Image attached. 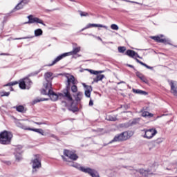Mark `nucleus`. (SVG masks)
I'll list each match as a JSON object with an SVG mask.
<instances>
[{
    "label": "nucleus",
    "instance_id": "f257e3e1",
    "mask_svg": "<svg viewBox=\"0 0 177 177\" xmlns=\"http://www.w3.org/2000/svg\"><path fill=\"white\" fill-rule=\"evenodd\" d=\"M12 138V132L5 130L0 133V143L1 145H10Z\"/></svg>",
    "mask_w": 177,
    "mask_h": 177
},
{
    "label": "nucleus",
    "instance_id": "f03ea898",
    "mask_svg": "<svg viewBox=\"0 0 177 177\" xmlns=\"http://www.w3.org/2000/svg\"><path fill=\"white\" fill-rule=\"evenodd\" d=\"M81 50V47H76L74 48L73 49L72 51L68 52V53H65L64 54H62L60 55H59L58 57H57L53 61V63L51 64H49L48 66L50 67L52 66H54V64H56V63H57L58 62H60V60H62V59L67 57V56H71L73 55H77V53H78V52H80Z\"/></svg>",
    "mask_w": 177,
    "mask_h": 177
},
{
    "label": "nucleus",
    "instance_id": "7ed1b4c3",
    "mask_svg": "<svg viewBox=\"0 0 177 177\" xmlns=\"http://www.w3.org/2000/svg\"><path fill=\"white\" fill-rule=\"evenodd\" d=\"M39 157V155H35V159L31 160L32 168V174H36V172L38 171V169L42 167V165L41 163V158Z\"/></svg>",
    "mask_w": 177,
    "mask_h": 177
},
{
    "label": "nucleus",
    "instance_id": "20e7f679",
    "mask_svg": "<svg viewBox=\"0 0 177 177\" xmlns=\"http://www.w3.org/2000/svg\"><path fill=\"white\" fill-rule=\"evenodd\" d=\"M42 95H48L49 97L53 100V102H56L57 99H59V94H56L53 91H52V88H43L41 90Z\"/></svg>",
    "mask_w": 177,
    "mask_h": 177
},
{
    "label": "nucleus",
    "instance_id": "39448f33",
    "mask_svg": "<svg viewBox=\"0 0 177 177\" xmlns=\"http://www.w3.org/2000/svg\"><path fill=\"white\" fill-rule=\"evenodd\" d=\"M46 82L44 84V88H52V80H53V73L47 72L44 74Z\"/></svg>",
    "mask_w": 177,
    "mask_h": 177
},
{
    "label": "nucleus",
    "instance_id": "423d86ee",
    "mask_svg": "<svg viewBox=\"0 0 177 177\" xmlns=\"http://www.w3.org/2000/svg\"><path fill=\"white\" fill-rule=\"evenodd\" d=\"M128 139H129V135H128V132L124 131L118 136H115L110 143H113L114 142H124V140H128Z\"/></svg>",
    "mask_w": 177,
    "mask_h": 177
},
{
    "label": "nucleus",
    "instance_id": "0eeeda50",
    "mask_svg": "<svg viewBox=\"0 0 177 177\" xmlns=\"http://www.w3.org/2000/svg\"><path fill=\"white\" fill-rule=\"evenodd\" d=\"M27 17L28 19V21L24 22V24H33L34 23H37V24H42V26L46 27V24L44 23V21H42V19L38 17H34L33 15H29Z\"/></svg>",
    "mask_w": 177,
    "mask_h": 177
},
{
    "label": "nucleus",
    "instance_id": "6e6552de",
    "mask_svg": "<svg viewBox=\"0 0 177 177\" xmlns=\"http://www.w3.org/2000/svg\"><path fill=\"white\" fill-rule=\"evenodd\" d=\"M59 96H62L65 99V100H67V102H71V103L74 102L73 96L71 95V93H70V88H68L67 87L62 91V93H59Z\"/></svg>",
    "mask_w": 177,
    "mask_h": 177
},
{
    "label": "nucleus",
    "instance_id": "1a4fd4ad",
    "mask_svg": "<svg viewBox=\"0 0 177 177\" xmlns=\"http://www.w3.org/2000/svg\"><path fill=\"white\" fill-rule=\"evenodd\" d=\"M80 169V171H82V172H84L85 174H88V175H91V176L92 177H100L97 171H96V170L93 169H91L89 167L85 168L84 167H81Z\"/></svg>",
    "mask_w": 177,
    "mask_h": 177
},
{
    "label": "nucleus",
    "instance_id": "9d476101",
    "mask_svg": "<svg viewBox=\"0 0 177 177\" xmlns=\"http://www.w3.org/2000/svg\"><path fill=\"white\" fill-rule=\"evenodd\" d=\"M145 135L143 136V138H145V139H152L157 135V130L156 129H150L148 130H144Z\"/></svg>",
    "mask_w": 177,
    "mask_h": 177
},
{
    "label": "nucleus",
    "instance_id": "9b49d317",
    "mask_svg": "<svg viewBox=\"0 0 177 177\" xmlns=\"http://www.w3.org/2000/svg\"><path fill=\"white\" fill-rule=\"evenodd\" d=\"M64 154L66 157H68L69 160H72L73 161H77V160H78V156L70 150H64Z\"/></svg>",
    "mask_w": 177,
    "mask_h": 177
},
{
    "label": "nucleus",
    "instance_id": "f8f14e48",
    "mask_svg": "<svg viewBox=\"0 0 177 177\" xmlns=\"http://www.w3.org/2000/svg\"><path fill=\"white\" fill-rule=\"evenodd\" d=\"M18 127H20L22 129H25V131H32L33 132H37L40 135L44 136V130L42 129H32V128H27L26 126L21 124V123H18Z\"/></svg>",
    "mask_w": 177,
    "mask_h": 177
},
{
    "label": "nucleus",
    "instance_id": "ddd939ff",
    "mask_svg": "<svg viewBox=\"0 0 177 177\" xmlns=\"http://www.w3.org/2000/svg\"><path fill=\"white\" fill-rule=\"evenodd\" d=\"M31 84H32L31 80H30L29 78H26L19 82V88H21V89H26V87L27 86L28 89H29L30 85H31Z\"/></svg>",
    "mask_w": 177,
    "mask_h": 177
},
{
    "label": "nucleus",
    "instance_id": "4468645a",
    "mask_svg": "<svg viewBox=\"0 0 177 177\" xmlns=\"http://www.w3.org/2000/svg\"><path fill=\"white\" fill-rule=\"evenodd\" d=\"M125 55L127 56H129V57H131L132 59H135V57H138V59H142V57L139 56V54L133 51V50H127L125 53Z\"/></svg>",
    "mask_w": 177,
    "mask_h": 177
},
{
    "label": "nucleus",
    "instance_id": "2eb2a0df",
    "mask_svg": "<svg viewBox=\"0 0 177 177\" xmlns=\"http://www.w3.org/2000/svg\"><path fill=\"white\" fill-rule=\"evenodd\" d=\"M137 171L139 172V174H140V175L144 177L149 176V175H153V172H151L150 169L145 170V169H140L137 170Z\"/></svg>",
    "mask_w": 177,
    "mask_h": 177
},
{
    "label": "nucleus",
    "instance_id": "dca6fc26",
    "mask_svg": "<svg viewBox=\"0 0 177 177\" xmlns=\"http://www.w3.org/2000/svg\"><path fill=\"white\" fill-rule=\"evenodd\" d=\"M66 78H67V83H66V88H67L68 89H70V85L71 84H73V85H75V78L73 75L68 76V77H66Z\"/></svg>",
    "mask_w": 177,
    "mask_h": 177
},
{
    "label": "nucleus",
    "instance_id": "f3484780",
    "mask_svg": "<svg viewBox=\"0 0 177 177\" xmlns=\"http://www.w3.org/2000/svg\"><path fill=\"white\" fill-rule=\"evenodd\" d=\"M30 2V0H22L19 3H18L14 10H20V9H23L25 5H27Z\"/></svg>",
    "mask_w": 177,
    "mask_h": 177
},
{
    "label": "nucleus",
    "instance_id": "a211bd4d",
    "mask_svg": "<svg viewBox=\"0 0 177 177\" xmlns=\"http://www.w3.org/2000/svg\"><path fill=\"white\" fill-rule=\"evenodd\" d=\"M136 75L138 78H140V80H141V81H142V82H144L145 84H149V80H147V78H146V77L143 74L140 73V72H136Z\"/></svg>",
    "mask_w": 177,
    "mask_h": 177
},
{
    "label": "nucleus",
    "instance_id": "6ab92c4d",
    "mask_svg": "<svg viewBox=\"0 0 177 177\" xmlns=\"http://www.w3.org/2000/svg\"><path fill=\"white\" fill-rule=\"evenodd\" d=\"M170 86H171V92L173 93L174 96H177V86H176V84H175V82L171 81Z\"/></svg>",
    "mask_w": 177,
    "mask_h": 177
},
{
    "label": "nucleus",
    "instance_id": "aec40b11",
    "mask_svg": "<svg viewBox=\"0 0 177 177\" xmlns=\"http://www.w3.org/2000/svg\"><path fill=\"white\" fill-rule=\"evenodd\" d=\"M91 27H101L102 28H107V26H103L102 24H89L86 28L82 29V31L86 30V28H91Z\"/></svg>",
    "mask_w": 177,
    "mask_h": 177
},
{
    "label": "nucleus",
    "instance_id": "412c9836",
    "mask_svg": "<svg viewBox=\"0 0 177 177\" xmlns=\"http://www.w3.org/2000/svg\"><path fill=\"white\" fill-rule=\"evenodd\" d=\"M151 39L154 41H156V42H160V44H167V39H161L160 36H153L151 37Z\"/></svg>",
    "mask_w": 177,
    "mask_h": 177
},
{
    "label": "nucleus",
    "instance_id": "4be33fe9",
    "mask_svg": "<svg viewBox=\"0 0 177 177\" xmlns=\"http://www.w3.org/2000/svg\"><path fill=\"white\" fill-rule=\"evenodd\" d=\"M14 109H16L17 111L19 113H26V111H27V109L24 108L23 105L14 106Z\"/></svg>",
    "mask_w": 177,
    "mask_h": 177
},
{
    "label": "nucleus",
    "instance_id": "5701e85b",
    "mask_svg": "<svg viewBox=\"0 0 177 177\" xmlns=\"http://www.w3.org/2000/svg\"><path fill=\"white\" fill-rule=\"evenodd\" d=\"M104 78V75H102L100 73L96 75L95 77L93 78V82H97L98 81H102Z\"/></svg>",
    "mask_w": 177,
    "mask_h": 177
},
{
    "label": "nucleus",
    "instance_id": "b1692460",
    "mask_svg": "<svg viewBox=\"0 0 177 177\" xmlns=\"http://www.w3.org/2000/svg\"><path fill=\"white\" fill-rule=\"evenodd\" d=\"M136 62H137V63H139V64H141V66H144V67H146V68H148L149 70H153V67L148 66L147 64L143 63L142 61L139 60L137 58H136Z\"/></svg>",
    "mask_w": 177,
    "mask_h": 177
},
{
    "label": "nucleus",
    "instance_id": "393cba45",
    "mask_svg": "<svg viewBox=\"0 0 177 177\" xmlns=\"http://www.w3.org/2000/svg\"><path fill=\"white\" fill-rule=\"evenodd\" d=\"M82 96H84V94L82 93V92L79 91L75 97L76 102H81L82 99Z\"/></svg>",
    "mask_w": 177,
    "mask_h": 177
},
{
    "label": "nucleus",
    "instance_id": "a878e982",
    "mask_svg": "<svg viewBox=\"0 0 177 177\" xmlns=\"http://www.w3.org/2000/svg\"><path fill=\"white\" fill-rule=\"evenodd\" d=\"M142 116L145 117V118L148 117L149 118H151V117H153L154 115L153 113H149V111H142Z\"/></svg>",
    "mask_w": 177,
    "mask_h": 177
},
{
    "label": "nucleus",
    "instance_id": "bb28decb",
    "mask_svg": "<svg viewBox=\"0 0 177 177\" xmlns=\"http://www.w3.org/2000/svg\"><path fill=\"white\" fill-rule=\"evenodd\" d=\"M133 92L138 95H147V92L139 89L133 88Z\"/></svg>",
    "mask_w": 177,
    "mask_h": 177
},
{
    "label": "nucleus",
    "instance_id": "cd10ccee",
    "mask_svg": "<svg viewBox=\"0 0 177 177\" xmlns=\"http://www.w3.org/2000/svg\"><path fill=\"white\" fill-rule=\"evenodd\" d=\"M44 34V32L42 31V29L39 28L35 30V37H39Z\"/></svg>",
    "mask_w": 177,
    "mask_h": 177
},
{
    "label": "nucleus",
    "instance_id": "c85d7f7f",
    "mask_svg": "<svg viewBox=\"0 0 177 177\" xmlns=\"http://www.w3.org/2000/svg\"><path fill=\"white\" fill-rule=\"evenodd\" d=\"M106 120L108 121H117V117L113 115H109L106 116Z\"/></svg>",
    "mask_w": 177,
    "mask_h": 177
},
{
    "label": "nucleus",
    "instance_id": "c756f323",
    "mask_svg": "<svg viewBox=\"0 0 177 177\" xmlns=\"http://www.w3.org/2000/svg\"><path fill=\"white\" fill-rule=\"evenodd\" d=\"M89 73H91V74H94V75H97V74H102V73H104V71H94L92 69H89L88 70Z\"/></svg>",
    "mask_w": 177,
    "mask_h": 177
},
{
    "label": "nucleus",
    "instance_id": "7c9ffc66",
    "mask_svg": "<svg viewBox=\"0 0 177 177\" xmlns=\"http://www.w3.org/2000/svg\"><path fill=\"white\" fill-rule=\"evenodd\" d=\"M118 50L119 53H124L125 50H127V47H125V46H119L118 48Z\"/></svg>",
    "mask_w": 177,
    "mask_h": 177
},
{
    "label": "nucleus",
    "instance_id": "2f4dec72",
    "mask_svg": "<svg viewBox=\"0 0 177 177\" xmlns=\"http://www.w3.org/2000/svg\"><path fill=\"white\" fill-rule=\"evenodd\" d=\"M71 89L73 93H77V92H78V87L75 84L72 85Z\"/></svg>",
    "mask_w": 177,
    "mask_h": 177
},
{
    "label": "nucleus",
    "instance_id": "473e14b6",
    "mask_svg": "<svg viewBox=\"0 0 177 177\" xmlns=\"http://www.w3.org/2000/svg\"><path fill=\"white\" fill-rule=\"evenodd\" d=\"M139 121H140V118H136L133 119L132 121H130V125H136V124L139 123Z\"/></svg>",
    "mask_w": 177,
    "mask_h": 177
},
{
    "label": "nucleus",
    "instance_id": "72a5a7b5",
    "mask_svg": "<svg viewBox=\"0 0 177 177\" xmlns=\"http://www.w3.org/2000/svg\"><path fill=\"white\" fill-rule=\"evenodd\" d=\"M83 86L86 88V91L92 92V86H88L85 83H83Z\"/></svg>",
    "mask_w": 177,
    "mask_h": 177
},
{
    "label": "nucleus",
    "instance_id": "f704fd0d",
    "mask_svg": "<svg viewBox=\"0 0 177 177\" xmlns=\"http://www.w3.org/2000/svg\"><path fill=\"white\" fill-rule=\"evenodd\" d=\"M79 13H80V16H81L82 17H86V16H89V14H88V12H86L79 11Z\"/></svg>",
    "mask_w": 177,
    "mask_h": 177
},
{
    "label": "nucleus",
    "instance_id": "c9c22d12",
    "mask_svg": "<svg viewBox=\"0 0 177 177\" xmlns=\"http://www.w3.org/2000/svg\"><path fill=\"white\" fill-rule=\"evenodd\" d=\"M17 84H19L18 82H10V83H8L6 86H13L15 85H17Z\"/></svg>",
    "mask_w": 177,
    "mask_h": 177
},
{
    "label": "nucleus",
    "instance_id": "e433bc0d",
    "mask_svg": "<svg viewBox=\"0 0 177 177\" xmlns=\"http://www.w3.org/2000/svg\"><path fill=\"white\" fill-rule=\"evenodd\" d=\"M69 110L71 111H73V113H75L76 111H78V107H77V106H71L70 108H69Z\"/></svg>",
    "mask_w": 177,
    "mask_h": 177
},
{
    "label": "nucleus",
    "instance_id": "4c0bfd02",
    "mask_svg": "<svg viewBox=\"0 0 177 177\" xmlns=\"http://www.w3.org/2000/svg\"><path fill=\"white\" fill-rule=\"evenodd\" d=\"M1 93V96L3 97V96H9V95H10V92H6V91H3Z\"/></svg>",
    "mask_w": 177,
    "mask_h": 177
},
{
    "label": "nucleus",
    "instance_id": "58836bf2",
    "mask_svg": "<svg viewBox=\"0 0 177 177\" xmlns=\"http://www.w3.org/2000/svg\"><path fill=\"white\" fill-rule=\"evenodd\" d=\"M111 28L112 29V30H118V26L117 25V24H112L111 26Z\"/></svg>",
    "mask_w": 177,
    "mask_h": 177
},
{
    "label": "nucleus",
    "instance_id": "ea45409f",
    "mask_svg": "<svg viewBox=\"0 0 177 177\" xmlns=\"http://www.w3.org/2000/svg\"><path fill=\"white\" fill-rule=\"evenodd\" d=\"M162 138H158L156 140H155V143H156L157 145H160V143H162Z\"/></svg>",
    "mask_w": 177,
    "mask_h": 177
},
{
    "label": "nucleus",
    "instance_id": "a19ab883",
    "mask_svg": "<svg viewBox=\"0 0 177 177\" xmlns=\"http://www.w3.org/2000/svg\"><path fill=\"white\" fill-rule=\"evenodd\" d=\"M91 92L92 91H85L84 92L85 96H86V97H91Z\"/></svg>",
    "mask_w": 177,
    "mask_h": 177
},
{
    "label": "nucleus",
    "instance_id": "79ce46f5",
    "mask_svg": "<svg viewBox=\"0 0 177 177\" xmlns=\"http://www.w3.org/2000/svg\"><path fill=\"white\" fill-rule=\"evenodd\" d=\"M43 100H42V99H40V100L36 99V100H33L32 104H35L36 103H39V102H43Z\"/></svg>",
    "mask_w": 177,
    "mask_h": 177
},
{
    "label": "nucleus",
    "instance_id": "37998d69",
    "mask_svg": "<svg viewBox=\"0 0 177 177\" xmlns=\"http://www.w3.org/2000/svg\"><path fill=\"white\" fill-rule=\"evenodd\" d=\"M50 137L53 138L54 139H56V140H59V138L57 136H56V135H55V134L50 135Z\"/></svg>",
    "mask_w": 177,
    "mask_h": 177
},
{
    "label": "nucleus",
    "instance_id": "c03bdc74",
    "mask_svg": "<svg viewBox=\"0 0 177 177\" xmlns=\"http://www.w3.org/2000/svg\"><path fill=\"white\" fill-rule=\"evenodd\" d=\"M128 67H131V68H133L134 71H136V69L135 68V66L131 64H127Z\"/></svg>",
    "mask_w": 177,
    "mask_h": 177
},
{
    "label": "nucleus",
    "instance_id": "a18cd8bd",
    "mask_svg": "<svg viewBox=\"0 0 177 177\" xmlns=\"http://www.w3.org/2000/svg\"><path fill=\"white\" fill-rule=\"evenodd\" d=\"M30 37H21V38H16L15 39H27Z\"/></svg>",
    "mask_w": 177,
    "mask_h": 177
},
{
    "label": "nucleus",
    "instance_id": "49530a36",
    "mask_svg": "<svg viewBox=\"0 0 177 177\" xmlns=\"http://www.w3.org/2000/svg\"><path fill=\"white\" fill-rule=\"evenodd\" d=\"M88 104L89 106H93V101L92 100H90Z\"/></svg>",
    "mask_w": 177,
    "mask_h": 177
},
{
    "label": "nucleus",
    "instance_id": "de8ad7c7",
    "mask_svg": "<svg viewBox=\"0 0 177 177\" xmlns=\"http://www.w3.org/2000/svg\"><path fill=\"white\" fill-rule=\"evenodd\" d=\"M34 124H36L37 125H42V122H34Z\"/></svg>",
    "mask_w": 177,
    "mask_h": 177
},
{
    "label": "nucleus",
    "instance_id": "09e8293b",
    "mask_svg": "<svg viewBox=\"0 0 177 177\" xmlns=\"http://www.w3.org/2000/svg\"><path fill=\"white\" fill-rule=\"evenodd\" d=\"M62 157L64 161H68V162H70V160H68L67 158H64V156H62Z\"/></svg>",
    "mask_w": 177,
    "mask_h": 177
},
{
    "label": "nucleus",
    "instance_id": "8fccbe9b",
    "mask_svg": "<svg viewBox=\"0 0 177 177\" xmlns=\"http://www.w3.org/2000/svg\"><path fill=\"white\" fill-rule=\"evenodd\" d=\"M97 39H99L101 41V42H103V39H102L100 37H97Z\"/></svg>",
    "mask_w": 177,
    "mask_h": 177
},
{
    "label": "nucleus",
    "instance_id": "3c124183",
    "mask_svg": "<svg viewBox=\"0 0 177 177\" xmlns=\"http://www.w3.org/2000/svg\"><path fill=\"white\" fill-rule=\"evenodd\" d=\"M64 135H68V132L66 131Z\"/></svg>",
    "mask_w": 177,
    "mask_h": 177
},
{
    "label": "nucleus",
    "instance_id": "603ef678",
    "mask_svg": "<svg viewBox=\"0 0 177 177\" xmlns=\"http://www.w3.org/2000/svg\"><path fill=\"white\" fill-rule=\"evenodd\" d=\"M122 83H124V82H121L120 83H118V84H122Z\"/></svg>",
    "mask_w": 177,
    "mask_h": 177
},
{
    "label": "nucleus",
    "instance_id": "864d4df0",
    "mask_svg": "<svg viewBox=\"0 0 177 177\" xmlns=\"http://www.w3.org/2000/svg\"><path fill=\"white\" fill-rule=\"evenodd\" d=\"M10 91H13V88L12 87H10Z\"/></svg>",
    "mask_w": 177,
    "mask_h": 177
},
{
    "label": "nucleus",
    "instance_id": "5fc2aeb1",
    "mask_svg": "<svg viewBox=\"0 0 177 177\" xmlns=\"http://www.w3.org/2000/svg\"><path fill=\"white\" fill-rule=\"evenodd\" d=\"M17 160H19V161H20V158H17Z\"/></svg>",
    "mask_w": 177,
    "mask_h": 177
},
{
    "label": "nucleus",
    "instance_id": "6e6d98bb",
    "mask_svg": "<svg viewBox=\"0 0 177 177\" xmlns=\"http://www.w3.org/2000/svg\"><path fill=\"white\" fill-rule=\"evenodd\" d=\"M128 107H129L128 105H126V109H128Z\"/></svg>",
    "mask_w": 177,
    "mask_h": 177
},
{
    "label": "nucleus",
    "instance_id": "4d7b16f0",
    "mask_svg": "<svg viewBox=\"0 0 177 177\" xmlns=\"http://www.w3.org/2000/svg\"><path fill=\"white\" fill-rule=\"evenodd\" d=\"M71 166L74 167V165H71Z\"/></svg>",
    "mask_w": 177,
    "mask_h": 177
},
{
    "label": "nucleus",
    "instance_id": "13d9d810",
    "mask_svg": "<svg viewBox=\"0 0 177 177\" xmlns=\"http://www.w3.org/2000/svg\"><path fill=\"white\" fill-rule=\"evenodd\" d=\"M71 166L74 167V165H71Z\"/></svg>",
    "mask_w": 177,
    "mask_h": 177
},
{
    "label": "nucleus",
    "instance_id": "bf43d9fd",
    "mask_svg": "<svg viewBox=\"0 0 177 177\" xmlns=\"http://www.w3.org/2000/svg\"><path fill=\"white\" fill-rule=\"evenodd\" d=\"M69 1H71V2H73V0H69Z\"/></svg>",
    "mask_w": 177,
    "mask_h": 177
},
{
    "label": "nucleus",
    "instance_id": "052dcab7",
    "mask_svg": "<svg viewBox=\"0 0 177 177\" xmlns=\"http://www.w3.org/2000/svg\"><path fill=\"white\" fill-rule=\"evenodd\" d=\"M1 55H5V54H1Z\"/></svg>",
    "mask_w": 177,
    "mask_h": 177
}]
</instances>
